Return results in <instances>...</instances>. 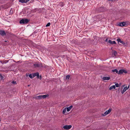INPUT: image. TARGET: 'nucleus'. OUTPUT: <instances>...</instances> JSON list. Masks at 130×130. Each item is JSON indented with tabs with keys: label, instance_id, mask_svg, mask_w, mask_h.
I'll return each mask as SVG.
<instances>
[{
	"label": "nucleus",
	"instance_id": "1",
	"mask_svg": "<svg viewBox=\"0 0 130 130\" xmlns=\"http://www.w3.org/2000/svg\"><path fill=\"white\" fill-rule=\"evenodd\" d=\"M30 20L24 18L20 20L19 23L21 24H26L28 23Z\"/></svg>",
	"mask_w": 130,
	"mask_h": 130
},
{
	"label": "nucleus",
	"instance_id": "2",
	"mask_svg": "<svg viewBox=\"0 0 130 130\" xmlns=\"http://www.w3.org/2000/svg\"><path fill=\"white\" fill-rule=\"evenodd\" d=\"M106 10V8L103 7H101L98 8L97 10L98 11L100 12H105Z\"/></svg>",
	"mask_w": 130,
	"mask_h": 130
},
{
	"label": "nucleus",
	"instance_id": "3",
	"mask_svg": "<svg viewBox=\"0 0 130 130\" xmlns=\"http://www.w3.org/2000/svg\"><path fill=\"white\" fill-rule=\"evenodd\" d=\"M127 22H123L119 23L117 24V25L119 26L124 27L125 26H127V24L126 23Z\"/></svg>",
	"mask_w": 130,
	"mask_h": 130
},
{
	"label": "nucleus",
	"instance_id": "4",
	"mask_svg": "<svg viewBox=\"0 0 130 130\" xmlns=\"http://www.w3.org/2000/svg\"><path fill=\"white\" fill-rule=\"evenodd\" d=\"M112 110V109L110 108L108 110L106 111L104 113H102V115L103 116H105L109 113Z\"/></svg>",
	"mask_w": 130,
	"mask_h": 130
},
{
	"label": "nucleus",
	"instance_id": "5",
	"mask_svg": "<svg viewBox=\"0 0 130 130\" xmlns=\"http://www.w3.org/2000/svg\"><path fill=\"white\" fill-rule=\"evenodd\" d=\"M72 127V126L71 125H66L64 126L63 128L65 130H68L70 129Z\"/></svg>",
	"mask_w": 130,
	"mask_h": 130
},
{
	"label": "nucleus",
	"instance_id": "6",
	"mask_svg": "<svg viewBox=\"0 0 130 130\" xmlns=\"http://www.w3.org/2000/svg\"><path fill=\"white\" fill-rule=\"evenodd\" d=\"M123 73L126 74L127 73V71L126 70L124 69H121L119 70V74H121Z\"/></svg>",
	"mask_w": 130,
	"mask_h": 130
},
{
	"label": "nucleus",
	"instance_id": "7",
	"mask_svg": "<svg viewBox=\"0 0 130 130\" xmlns=\"http://www.w3.org/2000/svg\"><path fill=\"white\" fill-rule=\"evenodd\" d=\"M34 66L35 68H39L40 67L41 64L38 62H36L34 64Z\"/></svg>",
	"mask_w": 130,
	"mask_h": 130
},
{
	"label": "nucleus",
	"instance_id": "8",
	"mask_svg": "<svg viewBox=\"0 0 130 130\" xmlns=\"http://www.w3.org/2000/svg\"><path fill=\"white\" fill-rule=\"evenodd\" d=\"M129 85H128V87H127V86L125 87L123 89V90L122 91V90L123 88H122L121 89V92L122 93V94H123L124 93V92H125L126 90H127V89H128V88H129Z\"/></svg>",
	"mask_w": 130,
	"mask_h": 130
},
{
	"label": "nucleus",
	"instance_id": "9",
	"mask_svg": "<svg viewBox=\"0 0 130 130\" xmlns=\"http://www.w3.org/2000/svg\"><path fill=\"white\" fill-rule=\"evenodd\" d=\"M108 43L109 44H116V43L115 41H112L111 40H108Z\"/></svg>",
	"mask_w": 130,
	"mask_h": 130
},
{
	"label": "nucleus",
	"instance_id": "10",
	"mask_svg": "<svg viewBox=\"0 0 130 130\" xmlns=\"http://www.w3.org/2000/svg\"><path fill=\"white\" fill-rule=\"evenodd\" d=\"M0 35L2 36H4L6 35V34L4 30H0Z\"/></svg>",
	"mask_w": 130,
	"mask_h": 130
},
{
	"label": "nucleus",
	"instance_id": "11",
	"mask_svg": "<svg viewBox=\"0 0 130 130\" xmlns=\"http://www.w3.org/2000/svg\"><path fill=\"white\" fill-rule=\"evenodd\" d=\"M117 41L118 42V43L120 42L123 44H125V43L123 41H121L120 39L119 38L117 39Z\"/></svg>",
	"mask_w": 130,
	"mask_h": 130
},
{
	"label": "nucleus",
	"instance_id": "12",
	"mask_svg": "<svg viewBox=\"0 0 130 130\" xmlns=\"http://www.w3.org/2000/svg\"><path fill=\"white\" fill-rule=\"evenodd\" d=\"M110 79V77H103L102 78L103 80H109Z\"/></svg>",
	"mask_w": 130,
	"mask_h": 130
},
{
	"label": "nucleus",
	"instance_id": "13",
	"mask_svg": "<svg viewBox=\"0 0 130 130\" xmlns=\"http://www.w3.org/2000/svg\"><path fill=\"white\" fill-rule=\"evenodd\" d=\"M73 106L72 105H71L69 107H66L67 109V111H69L71 108L73 107Z\"/></svg>",
	"mask_w": 130,
	"mask_h": 130
},
{
	"label": "nucleus",
	"instance_id": "14",
	"mask_svg": "<svg viewBox=\"0 0 130 130\" xmlns=\"http://www.w3.org/2000/svg\"><path fill=\"white\" fill-rule=\"evenodd\" d=\"M0 77L1 80H4L5 78V75H2V74L0 73Z\"/></svg>",
	"mask_w": 130,
	"mask_h": 130
},
{
	"label": "nucleus",
	"instance_id": "15",
	"mask_svg": "<svg viewBox=\"0 0 130 130\" xmlns=\"http://www.w3.org/2000/svg\"><path fill=\"white\" fill-rule=\"evenodd\" d=\"M112 71L114 73L116 72V73L119 74V71H118V70L117 69H115L114 70H112Z\"/></svg>",
	"mask_w": 130,
	"mask_h": 130
},
{
	"label": "nucleus",
	"instance_id": "16",
	"mask_svg": "<svg viewBox=\"0 0 130 130\" xmlns=\"http://www.w3.org/2000/svg\"><path fill=\"white\" fill-rule=\"evenodd\" d=\"M37 78L38 79H39L40 80H41L42 79V76L41 75L40 76L39 75V73H38V75L37 76Z\"/></svg>",
	"mask_w": 130,
	"mask_h": 130
},
{
	"label": "nucleus",
	"instance_id": "17",
	"mask_svg": "<svg viewBox=\"0 0 130 130\" xmlns=\"http://www.w3.org/2000/svg\"><path fill=\"white\" fill-rule=\"evenodd\" d=\"M64 4L63 2H61L59 4V5L61 7H62L64 5Z\"/></svg>",
	"mask_w": 130,
	"mask_h": 130
},
{
	"label": "nucleus",
	"instance_id": "18",
	"mask_svg": "<svg viewBox=\"0 0 130 130\" xmlns=\"http://www.w3.org/2000/svg\"><path fill=\"white\" fill-rule=\"evenodd\" d=\"M19 2L22 3H27L26 0H19Z\"/></svg>",
	"mask_w": 130,
	"mask_h": 130
},
{
	"label": "nucleus",
	"instance_id": "19",
	"mask_svg": "<svg viewBox=\"0 0 130 130\" xmlns=\"http://www.w3.org/2000/svg\"><path fill=\"white\" fill-rule=\"evenodd\" d=\"M38 72H37L36 73H32V76L33 77V78L35 77V76H36L37 75H38Z\"/></svg>",
	"mask_w": 130,
	"mask_h": 130
},
{
	"label": "nucleus",
	"instance_id": "20",
	"mask_svg": "<svg viewBox=\"0 0 130 130\" xmlns=\"http://www.w3.org/2000/svg\"><path fill=\"white\" fill-rule=\"evenodd\" d=\"M121 85V83H120L119 84L118 83H116L115 84V87H120Z\"/></svg>",
	"mask_w": 130,
	"mask_h": 130
},
{
	"label": "nucleus",
	"instance_id": "21",
	"mask_svg": "<svg viewBox=\"0 0 130 130\" xmlns=\"http://www.w3.org/2000/svg\"><path fill=\"white\" fill-rule=\"evenodd\" d=\"M116 88H115V85H113L112 86H111L109 88V90H111L112 89H115Z\"/></svg>",
	"mask_w": 130,
	"mask_h": 130
},
{
	"label": "nucleus",
	"instance_id": "22",
	"mask_svg": "<svg viewBox=\"0 0 130 130\" xmlns=\"http://www.w3.org/2000/svg\"><path fill=\"white\" fill-rule=\"evenodd\" d=\"M49 96V95L48 94L43 95V99H45L46 98L48 97Z\"/></svg>",
	"mask_w": 130,
	"mask_h": 130
},
{
	"label": "nucleus",
	"instance_id": "23",
	"mask_svg": "<svg viewBox=\"0 0 130 130\" xmlns=\"http://www.w3.org/2000/svg\"><path fill=\"white\" fill-rule=\"evenodd\" d=\"M113 55L115 56H116L117 55V52L116 51H114L113 53Z\"/></svg>",
	"mask_w": 130,
	"mask_h": 130
},
{
	"label": "nucleus",
	"instance_id": "24",
	"mask_svg": "<svg viewBox=\"0 0 130 130\" xmlns=\"http://www.w3.org/2000/svg\"><path fill=\"white\" fill-rule=\"evenodd\" d=\"M32 73L30 74L29 75V77L31 79L33 78V77L32 76Z\"/></svg>",
	"mask_w": 130,
	"mask_h": 130
},
{
	"label": "nucleus",
	"instance_id": "25",
	"mask_svg": "<svg viewBox=\"0 0 130 130\" xmlns=\"http://www.w3.org/2000/svg\"><path fill=\"white\" fill-rule=\"evenodd\" d=\"M70 77V76L69 75H67L66 76V78L67 80H69Z\"/></svg>",
	"mask_w": 130,
	"mask_h": 130
},
{
	"label": "nucleus",
	"instance_id": "26",
	"mask_svg": "<svg viewBox=\"0 0 130 130\" xmlns=\"http://www.w3.org/2000/svg\"><path fill=\"white\" fill-rule=\"evenodd\" d=\"M36 98L37 99H42L41 96V95L37 96Z\"/></svg>",
	"mask_w": 130,
	"mask_h": 130
},
{
	"label": "nucleus",
	"instance_id": "27",
	"mask_svg": "<svg viewBox=\"0 0 130 130\" xmlns=\"http://www.w3.org/2000/svg\"><path fill=\"white\" fill-rule=\"evenodd\" d=\"M6 85L7 86L10 85H11V82H8L6 83Z\"/></svg>",
	"mask_w": 130,
	"mask_h": 130
},
{
	"label": "nucleus",
	"instance_id": "28",
	"mask_svg": "<svg viewBox=\"0 0 130 130\" xmlns=\"http://www.w3.org/2000/svg\"><path fill=\"white\" fill-rule=\"evenodd\" d=\"M66 108H65L63 109L62 111V113L63 114H64L66 112Z\"/></svg>",
	"mask_w": 130,
	"mask_h": 130
},
{
	"label": "nucleus",
	"instance_id": "29",
	"mask_svg": "<svg viewBox=\"0 0 130 130\" xmlns=\"http://www.w3.org/2000/svg\"><path fill=\"white\" fill-rule=\"evenodd\" d=\"M11 84H12L14 85L17 84L16 81H13L12 82H11Z\"/></svg>",
	"mask_w": 130,
	"mask_h": 130
},
{
	"label": "nucleus",
	"instance_id": "30",
	"mask_svg": "<svg viewBox=\"0 0 130 130\" xmlns=\"http://www.w3.org/2000/svg\"><path fill=\"white\" fill-rule=\"evenodd\" d=\"M51 24V23L50 22H49L46 25V27L49 26Z\"/></svg>",
	"mask_w": 130,
	"mask_h": 130
},
{
	"label": "nucleus",
	"instance_id": "31",
	"mask_svg": "<svg viewBox=\"0 0 130 130\" xmlns=\"http://www.w3.org/2000/svg\"><path fill=\"white\" fill-rule=\"evenodd\" d=\"M11 9H12L11 8V9L10 10V12H9V14H11L13 13V12L11 10Z\"/></svg>",
	"mask_w": 130,
	"mask_h": 130
},
{
	"label": "nucleus",
	"instance_id": "32",
	"mask_svg": "<svg viewBox=\"0 0 130 130\" xmlns=\"http://www.w3.org/2000/svg\"><path fill=\"white\" fill-rule=\"evenodd\" d=\"M105 42H108V38H106L105 40Z\"/></svg>",
	"mask_w": 130,
	"mask_h": 130
},
{
	"label": "nucleus",
	"instance_id": "33",
	"mask_svg": "<svg viewBox=\"0 0 130 130\" xmlns=\"http://www.w3.org/2000/svg\"><path fill=\"white\" fill-rule=\"evenodd\" d=\"M29 75H28V74L27 73H26V76H29Z\"/></svg>",
	"mask_w": 130,
	"mask_h": 130
},
{
	"label": "nucleus",
	"instance_id": "34",
	"mask_svg": "<svg viewBox=\"0 0 130 130\" xmlns=\"http://www.w3.org/2000/svg\"><path fill=\"white\" fill-rule=\"evenodd\" d=\"M7 41H8V40H5V41L4 42H7Z\"/></svg>",
	"mask_w": 130,
	"mask_h": 130
},
{
	"label": "nucleus",
	"instance_id": "35",
	"mask_svg": "<svg viewBox=\"0 0 130 130\" xmlns=\"http://www.w3.org/2000/svg\"><path fill=\"white\" fill-rule=\"evenodd\" d=\"M41 98H43V95H41Z\"/></svg>",
	"mask_w": 130,
	"mask_h": 130
},
{
	"label": "nucleus",
	"instance_id": "36",
	"mask_svg": "<svg viewBox=\"0 0 130 130\" xmlns=\"http://www.w3.org/2000/svg\"><path fill=\"white\" fill-rule=\"evenodd\" d=\"M108 1H112V0H108Z\"/></svg>",
	"mask_w": 130,
	"mask_h": 130
},
{
	"label": "nucleus",
	"instance_id": "37",
	"mask_svg": "<svg viewBox=\"0 0 130 130\" xmlns=\"http://www.w3.org/2000/svg\"><path fill=\"white\" fill-rule=\"evenodd\" d=\"M104 128V129H106V128H105V127H104V128Z\"/></svg>",
	"mask_w": 130,
	"mask_h": 130
},
{
	"label": "nucleus",
	"instance_id": "38",
	"mask_svg": "<svg viewBox=\"0 0 130 130\" xmlns=\"http://www.w3.org/2000/svg\"><path fill=\"white\" fill-rule=\"evenodd\" d=\"M28 86H29V85H28Z\"/></svg>",
	"mask_w": 130,
	"mask_h": 130
},
{
	"label": "nucleus",
	"instance_id": "39",
	"mask_svg": "<svg viewBox=\"0 0 130 130\" xmlns=\"http://www.w3.org/2000/svg\"><path fill=\"white\" fill-rule=\"evenodd\" d=\"M120 88H119V90Z\"/></svg>",
	"mask_w": 130,
	"mask_h": 130
}]
</instances>
